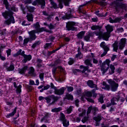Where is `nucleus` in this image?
<instances>
[{
  "mask_svg": "<svg viewBox=\"0 0 127 127\" xmlns=\"http://www.w3.org/2000/svg\"><path fill=\"white\" fill-rule=\"evenodd\" d=\"M44 99V97H42V96H40L39 97V101H42V100H43Z\"/></svg>",
  "mask_w": 127,
  "mask_h": 127,
  "instance_id": "64",
  "label": "nucleus"
},
{
  "mask_svg": "<svg viewBox=\"0 0 127 127\" xmlns=\"http://www.w3.org/2000/svg\"><path fill=\"white\" fill-rule=\"evenodd\" d=\"M85 4H82L79 6L78 9L79 10V12H82V10L81 9V7H83V6H85Z\"/></svg>",
  "mask_w": 127,
  "mask_h": 127,
  "instance_id": "49",
  "label": "nucleus"
},
{
  "mask_svg": "<svg viewBox=\"0 0 127 127\" xmlns=\"http://www.w3.org/2000/svg\"><path fill=\"white\" fill-rule=\"evenodd\" d=\"M27 8L30 12H33V11H34V7L27 6Z\"/></svg>",
  "mask_w": 127,
  "mask_h": 127,
  "instance_id": "31",
  "label": "nucleus"
},
{
  "mask_svg": "<svg viewBox=\"0 0 127 127\" xmlns=\"http://www.w3.org/2000/svg\"><path fill=\"white\" fill-rule=\"evenodd\" d=\"M51 1V3L54 7V8H63V3H64V5L68 6L69 5V2H70V0H57L59 2V5H57L56 3L53 2L52 0H50Z\"/></svg>",
  "mask_w": 127,
  "mask_h": 127,
  "instance_id": "4",
  "label": "nucleus"
},
{
  "mask_svg": "<svg viewBox=\"0 0 127 127\" xmlns=\"http://www.w3.org/2000/svg\"><path fill=\"white\" fill-rule=\"evenodd\" d=\"M75 106H76V107H79V100L78 99L75 100Z\"/></svg>",
  "mask_w": 127,
  "mask_h": 127,
  "instance_id": "53",
  "label": "nucleus"
},
{
  "mask_svg": "<svg viewBox=\"0 0 127 127\" xmlns=\"http://www.w3.org/2000/svg\"><path fill=\"white\" fill-rule=\"evenodd\" d=\"M100 12V11H97L95 12V14H96V15H97L98 16H102V15L100 14V13H99Z\"/></svg>",
  "mask_w": 127,
  "mask_h": 127,
  "instance_id": "55",
  "label": "nucleus"
},
{
  "mask_svg": "<svg viewBox=\"0 0 127 127\" xmlns=\"http://www.w3.org/2000/svg\"><path fill=\"white\" fill-rule=\"evenodd\" d=\"M98 101L100 103L103 104V103H104V97L101 96L98 99Z\"/></svg>",
  "mask_w": 127,
  "mask_h": 127,
  "instance_id": "39",
  "label": "nucleus"
},
{
  "mask_svg": "<svg viewBox=\"0 0 127 127\" xmlns=\"http://www.w3.org/2000/svg\"><path fill=\"white\" fill-rule=\"evenodd\" d=\"M73 63H74V59H73L72 58H70L69 60L68 61L69 65H72V64H73Z\"/></svg>",
  "mask_w": 127,
  "mask_h": 127,
  "instance_id": "40",
  "label": "nucleus"
},
{
  "mask_svg": "<svg viewBox=\"0 0 127 127\" xmlns=\"http://www.w3.org/2000/svg\"><path fill=\"white\" fill-rule=\"evenodd\" d=\"M37 4H41L42 7L45 5V1L44 0H36L32 3L33 5H37Z\"/></svg>",
  "mask_w": 127,
  "mask_h": 127,
  "instance_id": "12",
  "label": "nucleus"
},
{
  "mask_svg": "<svg viewBox=\"0 0 127 127\" xmlns=\"http://www.w3.org/2000/svg\"><path fill=\"white\" fill-rule=\"evenodd\" d=\"M61 111V108H56L52 109V112L53 113H58V112H60Z\"/></svg>",
  "mask_w": 127,
  "mask_h": 127,
  "instance_id": "28",
  "label": "nucleus"
},
{
  "mask_svg": "<svg viewBox=\"0 0 127 127\" xmlns=\"http://www.w3.org/2000/svg\"><path fill=\"white\" fill-rule=\"evenodd\" d=\"M26 16L28 21H33V16L31 13L28 14Z\"/></svg>",
  "mask_w": 127,
  "mask_h": 127,
  "instance_id": "22",
  "label": "nucleus"
},
{
  "mask_svg": "<svg viewBox=\"0 0 127 127\" xmlns=\"http://www.w3.org/2000/svg\"><path fill=\"white\" fill-rule=\"evenodd\" d=\"M110 63H111V61L109 59H107L102 64V65L101 66V71H103V74L108 71L109 69V66H110Z\"/></svg>",
  "mask_w": 127,
  "mask_h": 127,
  "instance_id": "8",
  "label": "nucleus"
},
{
  "mask_svg": "<svg viewBox=\"0 0 127 127\" xmlns=\"http://www.w3.org/2000/svg\"><path fill=\"white\" fill-rule=\"evenodd\" d=\"M21 87L22 86L21 85H19L17 86V89H16L17 94H19V95L20 93H21Z\"/></svg>",
  "mask_w": 127,
  "mask_h": 127,
  "instance_id": "26",
  "label": "nucleus"
},
{
  "mask_svg": "<svg viewBox=\"0 0 127 127\" xmlns=\"http://www.w3.org/2000/svg\"><path fill=\"white\" fill-rule=\"evenodd\" d=\"M121 21V18H116L115 19H113L112 18H109V22L114 23V22H119Z\"/></svg>",
  "mask_w": 127,
  "mask_h": 127,
  "instance_id": "18",
  "label": "nucleus"
},
{
  "mask_svg": "<svg viewBox=\"0 0 127 127\" xmlns=\"http://www.w3.org/2000/svg\"><path fill=\"white\" fill-rule=\"evenodd\" d=\"M15 113H16V111L15 110L13 111V112L12 113L7 115L6 118H10V117H12V116H14V114H15Z\"/></svg>",
  "mask_w": 127,
  "mask_h": 127,
  "instance_id": "35",
  "label": "nucleus"
},
{
  "mask_svg": "<svg viewBox=\"0 0 127 127\" xmlns=\"http://www.w3.org/2000/svg\"><path fill=\"white\" fill-rule=\"evenodd\" d=\"M126 38L121 39V41L119 43V48L120 49H123L126 45Z\"/></svg>",
  "mask_w": 127,
  "mask_h": 127,
  "instance_id": "14",
  "label": "nucleus"
},
{
  "mask_svg": "<svg viewBox=\"0 0 127 127\" xmlns=\"http://www.w3.org/2000/svg\"><path fill=\"white\" fill-rule=\"evenodd\" d=\"M87 85L89 87H90V88H95V90H97V85L94 84L92 80H89L87 82Z\"/></svg>",
  "mask_w": 127,
  "mask_h": 127,
  "instance_id": "15",
  "label": "nucleus"
},
{
  "mask_svg": "<svg viewBox=\"0 0 127 127\" xmlns=\"http://www.w3.org/2000/svg\"><path fill=\"white\" fill-rule=\"evenodd\" d=\"M106 30L107 32L104 33L103 34H101V32L95 33V34L97 35V36H99V37H102L104 40L108 41L109 40V38L110 37V34L112 31H113V26L108 25L106 27Z\"/></svg>",
  "mask_w": 127,
  "mask_h": 127,
  "instance_id": "3",
  "label": "nucleus"
},
{
  "mask_svg": "<svg viewBox=\"0 0 127 127\" xmlns=\"http://www.w3.org/2000/svg\"><path fill=\"white\" fill-rule=\"evenodd\" d=\"M76 122L77 123H80L81 122V118L80 117H78L76 118Z\"/></svg>",
  "mask_w": 127,
  "mask_h": 127,
  "instance_id": "62",
  "label": "nucleus"
},
{
  "mask_svg": "<svg viewBox=\"0 0 127 127\" xmlns=\"http://www.w3.org/2000/svg\"><path fill=\"white\" fill-rule=\"evenodd\" d=\"M22 25L23 26H27V25H30V24L26 23V22L25 21H23L22 22Z\"/></svg>",
  "mask_w": 127,
  "mask_h": 127,
  "instance_id": "45",
  "label": "nucleus"
},
{
  "mask_svg": "<svg viewBox=\"0 0 127 127\" xmlns=\"http://www.w3.org/2000/svg\"><path fill=\"white\" fill-rule=\"evenodd\" d=\"M85 114H86V110H84L81 114H79V117H83Z\"/></svg>",
  "mask_w": 127,
  "mask_h": 127,
  "instance_id": "51",
  "label": "nucleus"
},
{
  "mask_svg": "<svg viewBox=\"0 0 127 127\" xmlns=\"http://www.w3.org/2000/svg\"><path fill=\"white\" fill-rule=\"evenodd\" d=\"M3 3L5 4L6 8H7V7L8 6V2H7V0H3Z\"/></svg>",
  "mask_w": 127,
  "mask_h": 127,
  "instance_id": "44",
  "label": "nucleus"
},
{
  "mask_svg": "<svg viewBox=\"0 0 127 127\" xmlns=\"http://www.w3.org/2000/svg\"><path fill=\"white\" fill-rule=\"evenodd\" d=\"M49 88H50V85H47L46 86L44 87V90H48Z\"/></svg>",
  "mask_w": 127,
  "mask_h": 127,
  "instance_id": "52",
  "label": "nucleus"
},
{
  "mask_svg": "<svg viewBox=\"0 0 127 127\" xmlns=\"http://www.w3.org/2000/svg\"><path fill=\"white\" fill-rule=\"evenodd\" d=\"M60 120L62 121L64 127H66L69 126V121L65 119V115H64V114L61 113Z\"/></svg>",
  "mask_w": 127,
  "mask_h": 127,
  "instance_id": "11",
  "label": "nucleus"
},
{
  "mask_svg": "<svg viewBox=\"0 0 127 127\" xmlns=\"http://www.w3.org/2000/svg\"><path fill=\"white\" fill-rule=\"evenodd\" d=\"M44 25L45 26H48L49 28H50V29H53V28H54V26H53V25H52V24H50V25H47V23H44Z\"/></svg>",
  "mask_w": 127,
  "mask_h": 127,
  "instance_id": "34",
  "label": "nucleus"
},
{
  "mask_svg": "<svg viewBox=\"0 0 127 127\" xmlns=\"http://www.w3.org/2000/svg\"><path fill=\"white\" fill-rule=\"evenodd\" d=\"M85 64L86 65H87L88 66H90V67H92V65L91 63V60L87 59L85 61Z\"/></svg>",
  "mask_w": 127,
  "mask_h": 127,
  "instance_id": "29",
  "label": "nucleus"
},
{
  "mask_svg": "<svg viewBox=\"0 0 127 127\" xmlns=\"http://www.w3.org/2000/svg\"><path fill=\"white\" fill-rule=\"evenodd\" d=\"M110 68L111 70L109 72V73L111 75H112V74H114V73H115V70L116 68H115V66L113 64H111L110 65Z\"/></svg>",
  "mask_w": 127,
  "mask_h": 127,
  "instance_id": "21",
  "label": "nucleus"
},
{
  "mask_svg": "<svg viewBox=\"0 0 127 127\" xmlns=\"http://www.w3.org/2000/svg\"><path fill=\"white\" fill-rule=\"evenodd\" d=\"M50 46H51V43H47L46 44V45H45V49H48V48H49V47H50Z\"/></svg>",
  "mask_w": 127,
  "mask_h": 127,
  "instance_id": "41",
  "label": "nucleus"
},
{
  "mask_svg": "<svg viewBox=\"0 0 127 127\" xmlns=\"http://www.w3.org/2000/svg\"><path fill=\"white\" fill-rule=\"evenodd\" d=\"M51 87L52 89H54L55 90V93L56 94V95H63L64 94V91L66 89L65 87H62L60 89H57V88L54 86V85H53V83H51Z\"/></svg>",
  "mask_w": 127,
  "mask_h": 127,
  "instance_id": "9",
  "label": "nucleus"
},
{
  "mask_svg": "<svg viewBox=\"0 0 127 127\" xmlns=\"http://www.w3.org/2000/svg\"><path fill=\"white\" fill-rule=\"evenodd\" d=\"M71 112H72V107H70L67 110V114H71Z\"/></svg>",
  "mask_w": 127,
  "mask_h": 127,
  "instance_id": "46",
  "label": "nucleus"
},
{
  "mask_svg": "<svg viewBox=\"0 0 127 127\" xmlns=\"http://www.w3.org/2000/svg\"><path fill=\"white\" fill-rule=\"evenodd\" d=\"M93 62L94 64H98V60H97L95 58H93Z\"/></svg>",
  "mask_w": 127,
  "mask_h": 127,
  "instance_id": "50",
  "label": "nucleus"
},
{
  "mask_svg": "<svg viewBox=\"0 0 127 127\" xmlns=\"http://www.w3.org/2000/svg\"><path fill=\"white\" fill-rule=\"evenodd\" d=\"M62 46H61L59 48L56 49V50H54L53 51L49 52V55H51V54H53V53H55L56 51H58V50H59L60 49V48H61V47H62Z\"/></svg>",
  "mask_w": 127,
  "mask_h": 127,
  "instance_id": "32",
  "label": "nucleus"
},
{
  "mask_svg": "<svg viewBox=\"0 0 127 127\" xmlns=\"http://www.w3.org/2000/svg\"><path fill=\"white\" fill-rule=\"evenodd\" d=\"M74 25L75 23L74 22H69L66 24V28L67 30H74Z\"/></svg>",
  "mask_w": 127,
  "mask_h": 127,
  "instance_id": "13",
  "label": "nucleus"
},
{
  "mask_svg": "<svg viewBox=\"0 0 127 127\" xmlns=\"http://www.w3.org/2000/svg\"><path fill=\"white\" fill-rule=\"evenodd\" d=\"M80 68L81 69V70H80L79 69H75L76 72H82V73H84V72H86V71H87V70H88V68H87V67L84 66L83 65H80Z\"/></svg>",
  "mask_w": 127,
  "mask_h": 127,
  "instance_id": "16",
  "label": "nucleus"
},
{
  "mask_svg": "<svg viewBox=\"0 0 127 127\" xmlns=\"http://www.w3.org/2000/svg\"><path fill=\"white\" fill-rule=\"evenodd\" d=\"M35 83L34 82V81L33 80H30V85H35Z\"/></svg>",
  "mask_w": 127,
  "mask_h": 127,
  "instance_id": "59",
  "label": "nucleus"
},
{
  "mask_svg": "<svg viewBox=\"0 0 127 127\" xmlns=\"http://www.w3.org/2000/svg\"><path fill=\"white\" fill-rule=\"evenodd\" d=\"M14 69V66L13 65H11L10 66L7 68V71H12Z\"/></svg>",
  "mask_w": 127,
  "mask_h": 127,
  "instance_id": "37",
  "label": "nucleus"
},
{
  "mask_svg": "<svg viewBox=\"0 0 127 127\" xmlns=\"http://www.w3.org/2000/svg\"><path fill=\"white\" fill-rule=\"evenodd\" d=\"M100 47H102L104 50V53L101 55V57H104V56L107 55V53H108L109 51V47L106 45V43L102 42L100 44Z\"/></svg>",
  "mask_w": 127,
  "mask_h": 127,
  "instance_id": "10",
  "label": "nucleus"
},
{
  "mask_svg": "<svg viewBox=\"0 0 127 127\" xmlns=\"http://www.w3.org/2000/svg\"><path fill=\"white\" fill-rule=\"evenodd\" d=\"M4 18H9L8 20L5 21L6 24L9 25L10 23H14V18L12 16V12L5 11L2 13Z\"/></svg>",
  "mask_w": 127,
  "mask_h": 127,
  "instance_id": "5",
  "label": "nucleus"
},
{
  "mask_svg": "<svg viewBox=\"0 0 127 127\" xmlns=\"http://www.w3.org/2000/svg\"><path fill=\"white\" fill-rule=\"evenodd\" d=\"M39 77H40V80H41V81H43V79L44 78V73H40Z\"/></svg>",
  "mask_w": 127,
  "mask_h": 127,
  "instance_id": "42",
  "label": "nucleus"
},
{
  "mask_svg": "<svg viewBox=\"0 0 127 127\" xmlns=\"http://www.w3.org/2000/svg\"><path fill=\"white\" fill-rule=\"evenodd\" d=\"M27 69H28V66L25 65L22 68L19 69V73L20 74H24V73H25L27 71Z\"/></svg>",
  "mask_w": 127,
  "mask_h": 127,
  "instance_id": "17",
  "label": "nucleus"
},
{
  "mask_svg": "<svg viewBox=\"0 0 127 127\" xmlns=\"http://www.w3.org/2000/svg\"><path fill=\"white\" fill-rule=\"evenodd\" d=\"M101 28L99 26L93 25L91 27L92 30H96V29H100Z\"/></svg>",
  "mask_w": 127,
  "mask_h": 127,
  "instance_id": "33",
  "label": "nucleus"
},
{
  "mask_svg": "<svg viewBox=\"0 0 127 127\" xmlns=\"http://www.w3.org/2000/svg\"><path fill=\"white\" fill-rule=\"evenodd\" d=\"M81 57V53H78V54L76 55V58L79 59V57Z\"/></svg>",
  "mask_w": 127,
  "mask_h": 127,
  "instance_id": "61",
  "label": "nucleus"
},
{
  "mask_svg": "<svg viewBox=\"0 0 127 127\" xmlns=\"http://www.w3.org/2000/svg\"><path fill=\"white\" fill-rule=\"evenodd\" d=\"M92 21H93V22H97V21H98V18H92Z\"/></svg>",
  "mask_w": 127,
  "mask_h": 127,
  "instance_id": "56",
  "label": "nucleus"
},
{
  "mask_svg": "<svg viewBox=\"0 0 127 127\" xmlns=\"http://www.w3.org/2000/svg\"><path fill=\"white\" fill-rule=\"evenodd\" d=\"M64 76H63L62 75H61L59 77V80L60 82H63L64 81Z\"/></svg>",
  "mask_w": 127,
  "mask_h": 127,
  "instance_id": "48",
  "label": "nucleus"
},
{
  "mask_svg": "<svg viewBox=\"0 0 127 127\" xmlns=\"http://www.w3.org/2000/svg\"><path fill=\"white\" fill-rule=\"evenodd\" d=\"M94 120L97 122L96 126H99V123L98 122H100L102 120V117L101 116H98L94 118Z\"/></svg>",
  "mask_w": 127,
  "mask_h": 127,
  "instance_id": "24",
  "label": "nucleus"
},
{
  "mask_svg": "<svg viewBox=\"0 0 127 127\" xmlns=\"http://www.w3.org/2000/svg\"><path fill=\"white\" fill-rule=\"evenodd\" d=\"M29 74L30 75H33L34 74V68L33 67H30V70L29 71Z\"/></svg>",
  "mask_w": 127,
  "mask_h": 127,
  "instance_id": "36",
  "label": "nucleus"
},
{
  "mask_svg": "<svg viewBox=\"0 0 127 127\" xmlns=\"http://www.w3.org/2000/svg\"><path fill=\"white\" fill-rule=\"evenodd\" d=\"M88 121V118L86 117H84L81 121L82 123H83V124H85V123H86V122H87Z\"/></svg>",
  "mask_w": 127,
  "mask_h": 127,
  "instance_id": "47",
  "label": "nucleus"
},
{
  "mask_svg": "<svg viewBox=\"0 0 127 127\" xmlns=\"http://www.w3.org/2000/svg\"><path fill=\"white\" fill-rule=\"evenodd\" d=\"M95 92V90H93L91 91H86L85 92V94H83L81 97V100L84 101V99H86L88 102H90V103H93L94 100L91 99L90 97H92V94L94 93Z\"/></svg>",
  "mask_w": 127,
  "mask_h": 127,
  "instance_id": "6",
  "label": "nucleus"
},
{
  "mask_svg": "<svg viewBox=\"0 0 127 127\" xmlns=\"http://www.w3.org/2000/svg\"><path fill=\"white\" fill-rule=\"evenodd\" d=\"M31 0H25V3H31Z\"/></svg>",
  "mask_w": 127,
  "mask_h": 127,
  "instance_id": "58",
  "label": "nucleus"
},
{
  "mask_svg": "<svg viewBox=\"0 0 127 127\" xmlns=\"http://www.w3.org/2000/svg\"><path fill=\"white\" fill-rule=\"evenodd\" d=\"M117 102H119V98H116L114 97L111 100V104L116 105Z\"/></svg>",
  "mask_w": 127,
  "mask_h": 127,
  "instance_id": "23",
  "label": "nucleus"
},
{
  "mask_svg": "<svg viewBox=\"0 0 127 127\" xmlns=\"http://www.w3.org/2000/svg\"><path fill=\"white\" fill-rule=\"evenodd\" d=\"M33 27L35 28L36 30H33L31 32H28V33L30 35V38H26L24 40V44H27L29 41H32L36 38L35 36V33H38L39 32H42V31H47L48 32V30H46L45 28L42 27L40 28V25H39V22H37L35 24H34Z\"/></svg>",
  "mask_w": 127,
  "mask_h": 127,
  "instance_id": "1",
  "label": "nucleus"
},
{
  "mask_svg": "<svg viewBox=\"0 0 127 127\" xmlns=\"http://www.w3.org/2000/svg\"><path fill=\"white\" fill-rule=\"evenodd\" d=\"M92 110L94 111V112H97V111H98V108L96 107L92 108V106L89 107L87 112V115H89Z\"/></svg>",
  "mask_w": 127,
  "mask_h": 127,
  "instance_id": "19",
  "label": "nucleus"
},
{
  "mask_svg": "<svg viewBox=\"0 0 127 127\" xmlns=\"http://www.w3.org/2000/svg\"><path fill=\"white\" fill-rule=\"evenodd\" d=\"M65 99H67V100H73V96L69 93H67Z\"/></svg>",
  "mask_w": 127,
  "mask_h": 127,
  "instance_id": "25",
  "label": "nucleus"
},
{
  "mask_svg": "<svg viewBox=\"0 0 127 127\" xmlns=\"http://www.w3.org/2000/svg\"><path fill=\"white\" fill-rule=\"evenodd\" d=\"M59 68L60 69L61 72H64V68L62 66H60Z\"/></svg>",
  "mask_w": 127,
  "mask_h": 127,
  "instance_id": "63",
  "label": "nucleus"
},
{
  "mask_svg": "<svg viewBox=\"0 0 127 127\" xmlns=\"http://www.w3.org/2000/svg\"><path fill=\"white\" fill-rule=\"evenodd\" d=\"M22 50H19V51L17 53V55H21L24 57L23 60V63H26V62L27 61H30L31 60L32 57H31V55H26L24 54V51H23L22 52Z\"/></svg>",
  "mask_w": 127,
  "mask_h": 127,
  "instance_id": "7",
  "label": "nucleus"
},
{
  "mask_svg": "<svg viewBox=\"0 0 127 127\" xmlns=\"http://www.w3.org/2000/svg\"><path fill=\"white\" fill-rule=\"evenodd\" d=\"M116 57H117V56L116 55H113L112 57L111 58L112 61H114V60L116 59Z\"/></svg>",
  "mask_w": 127,
  "mask_h": 127,
  "instance_id": "54",
  "label": "nucleus"
},
{
  "mask_svg": "<svg viewBox=\"0 0 127 127\" xmlns=\"http://www.w3.org/2000/svg\"><path fill=\"white\" fill-rule=\"evenodd\" d=\"M93 35H94V33H89L84 37V40H85L86 41H89L90 40V37L93 36Z\"/></svg>",
  "mask_w": 127,
  "mask_h": 127,
  "instance_id": "20",
  "label": "nucleus"
},
{
  "mask_svg": "<svg viewBox=\"0 0 127 127\" xmlns=\"http://www.w3.org/2000/svg\"><path fill=\"white\" fill-rule=\"evenodd\" d=\"M113 49L114 51H116L117 52L118 50V42H115L114 44L113 45Z\"/></svg>",
  "mask_w": 127,
  "mask_h": 127,
  "instance_id": "27",
  "label": "nucleus"
},
{
  "mask_svg": "<svg viewBox=\"0 0 127 127\" xmlns=\"http://www.w3.org/2000/svg\"><path fill=\"white\" fill-rule=\"evenodd\" d=\"M10 52H11V50L10 49L6 51L7 54V56H9V55H10Z\"/></svg>",
  "mask_w": 127,
  "mask_h": 127,
  "instance_id": "60",
  "label": "nucleus"
},
{
  "mask_svg": "<svg viewBox=\"0 0 127 127\" xmlns=\"http://www.w3.org/2000/svg\"><path fill=\"white\" fill-rule=\"evenodd\" d=\"M85 34V32L81 31L80 32L78 35L77 37L78 38H82L83 36H84V35Z\"/></svg>",
  "mask_w": 127,
  "mask_h": 127,
  "instance_id": "30",
  "label": "nucleus"
},
{
  "mask_svg": "<svg viewBox=\"0 0 127 127\" xmlns=\"http://www.w3.org/2000/svg\"><path fill=\"white\" fill-rule=\"evenodd\" d=\"M52 97H48V98H46V100L47 101V103H48V104H49V103L51 102V101H52Z\"/></svg>",
  "mask_w": 127,
  "mask_h": 127,
  "instance_id": "38",
  "label": "nucleus"
},
{
  "mask_svg": "<svg viewBox=\"0 0 127 127\" xmlns=\"http://www.w3.org/2000/svg\"><path fill=\"white\" fill-rule=\"evenodd\" d=\"M116 7H115L116 10L118 11V8H122V6H119V5H118V4H116Z\"/></svg>",
  "mask_w": 127,
  "mask_h": 127,
  "instance_id": "57",
  "label": "nucleus"
},
{
  "mask_svg": "<svg viewBox=\"0 0 127 127\" xmlns=\"http://www.w3.org/2000/svg\"><path fill=\"white\" fill-rule=\"evenodd\" d=\"M67 91L68 92H72L73 90H74V88L72 86H68L67 87Z\"/></svg>",
  "mask_w": 127,
  "mask_h": 127,
  "instance_id": "43",
  "label": "nucleus"
},
{
  "mask_svg": "<svg viewBox=\"0 0 127 127\" xmlns=\"http://www.w3.org/2000/svg\"><path fill=\"white\" fill-rule=\"evenodd\" d=\"M109 84L111 85V87L109 85H107L105 82H103V87L102 89L103 90H106L107 91H109L111 89V91L113 92H116L117 90H118V87H119V84L116 83L112 79H109L108 80Z\"/></svg>",
  "mask_w": 127,
  "mask_h": 127,
  "instance_id": "2",
  "label": "nucleus"
}]
</instances>
